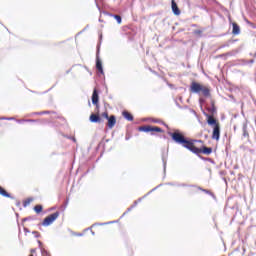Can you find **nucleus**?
Masks as SVG:
<instances>
[{"label":"nucleus","mask_w":256,"mask_h":256,"mask_svg":"<svg viewBox=\"0 0 256 256\" xmlns=\"http://www.w3.org/2000/svg\"><path fill=\"white\" fill-rule=\"evenodd\" d=\"M200 93H202V95H204V97H211V90H209V88H207L205 86H202Z\"/></svg>","instance_id":"obj_13"},{"label":"nucleus","mask_w":256,"mask_h":256,"mask_svg":"<svg viewBox=\"0 0 256 256\" xmlns=\"http://www.w3.org/2000/svg\"><path fill=\"white\" fill-rule=\"evenodd\" d=\"M217 110L215 109V105H212L211 108H209L210 113H215Z\"/></svg>","instance_id":"obj_26"},{"label":"nucleus","mask_w":256,"mask_h":256,"mask_svg":"<svg viewBox=\"0 0 256 256\" xmlns=\"http://www.w3.org/2000/svg\"><path fill=\"white\" fill-rule=\"evenodd\" d=\"M198 189H200V191H203L204 193H207L208 195H211L209 190L202 189L201 187H199Z\"/></svg>","instance_id":"obj_28"},{"label":"nucleus","mask_w":256,"mask_h":256,"mask_svg":"<svg viewBox=\"0 0 256 256\" xmlns=\"http://www.w3.org/2000/svg\"><path fill=\"white\" fill-rule=\"evenodd\" d=\"M90 122L91 123H101V116H99V114H91Z\"/></svg>","instance_id":"obj_10"},{"label":"nucleus","mask_w":256,"mask_h":256,"mask_svg":"<svg viewBox=\"0 0 256 256\" xmlns=\"http://www.w3.org/2000/svg\"><path fill=\"white\" fill-rule=\"evenodd\" d=\"M38 243H39V245H41V241H39Z\"/></svg>","instance_id":"obj_36"},{"label":"nucleus","mask_w":256,"mask_h":256,"mask_svg":"<svg viewBox=\"0 0 256 256\" xmlns=\"http://www.w3.org/2000/svg\"><path fill=\"white\" fill-rule=\"evenodd\" d=\"M102 117H104V119H108L110 116L107 112L102 113Z\"/></svg>","instance_id":"obj_27"},{"label":"nucleus","mask_w":256,"mask_h":256,"mask_svg":"<svg viewBox=\"0 0 256 256\" xmlns=\"http://www.w3.org/2000/svg\"><path fill=\"white\" fill-rule=\"evenodd\" d=\"M220 138H221V126H219V124H216L213 128L212 139H214L215 141H219Z\"/></svg>","instance_id":"obj_5"},{"label":"nucleus","mask_w":256,"mask_h":256,"mask_svg":"<svg viewBox=\"0 0 256 256\" xmlns=\"http://www.w3.org/2000/svg\"><path fill=\"white\" fill-rule=\"evenodd\" d=\"M59 211L49 215L48 217H46L43 222L42 225L43 227H49V225H53V222L57 221V219H59Z\"/></svg>","instance_id":"obj_2"},{"label":"nucleus","mask_w":256,"mask_h":256,"mask_svg":"<svg viewBox=\"0 0 256 256\" xmlns=\"http://www.w3.org/2000/svg\"><path fill=\"white\" fill-rule=\"evenodd\" d=\"M49 113H51V111H41L34 113V115H49Z\"/></svg>","instance_id":"obj_22"},{"label":"nucleus","mask_w":256,"mask_h":256,"mask_svg":"<svg viewBox=\"0 0 256 256\" xmlns=\"http://www.w3.org/2000/svg\"><path fill=\"white\" fill-rule=\"evenodd\" d=\"M33 201V198H28L24 201L23 206L27 207L28 205H31V202Z\"/></svg>","instance_id":"obj_21"},{"label":"nucleus","mask_w":256,"mask_h":256,"mask_svg":"<svg viewBox=\"0 0 256 256\" xmlns=\"http://www.w3.org/2000/svg\"><path fill=\"white\" fill-rule=\"evenodd\" d=\"M24 221H27V218H25Z\"/></svg>","instance_id":"obj_38"},{"label":"nucleus","mask_w":256,"mask_h":256,"mask_svg":"<svg viewBox=\"0 0 256 256\" xmlns=\"http://www.w3.org/2000/svg\"><path fill=\"white\" fill-rule=\"evenodd\" d=\"M92 235H95V232L92 231Z\"/></svg>","instance_id":"obj_35"},{"label":"nucleus","mask_w":256,"mask_h":256,"mask_svg":"<svg viewBox=\"0 0 256 256\" xmlns=\"http://www.w3.org/2000/svg\"><path fill=\"white\" fill-rule=\"evenodd\" d=\"M181 187H187V185H185V184H182V185H181Z\"/></svg>","instance_id":"obj_34"},{"label":"nucleus","mask_w":256,"mask_h":256,"mask_svg":"<svg viewBox=\"0 0 256 256\" xmlns=\"http://www.w3.org/2000/svg\"><path fill=\"white\" fill-rule=\"evenodd\" d=\"M154 123H159V120H153Z\"/></svg>","instance_id":"obj_33"},{"label":"nucleus","mask_w":256,"mask_h":256,"mask_svg":"<svg viewBox=\"0 0 256 256\" xmlns=\"http://www.w3.org/2000/svg\"><path fill=\"white\" fill-rule=\"evenodd\" d=\"M201 153H203L204 155H211L213 153V148L207 147V146H203L201 148Z\"/></svg>","instance_id":"obj_12"},{"label":"nucleus","mask_w":256,"mask_h":256,"mask_svg":"<svg viewBox=\"0 0 256 256\" xmlns=\"http://www.w3.org/2000/svg\"><path fill=\"white\" fill-rule=\"evenodd\" d=\"M92 103H93V105H97L99 103V92H97V89H94V91H93Z\"/></svg>","instance_id":"obj_9"},{"label":"nucleus","mask_w":256,"mask_h":256,"mask_svg":"<svg viewBox=\"0 0 256 256\" xmlns=\"http://www.w3.org/2000/svg\"><path fill=\"white\" fill-rule=\"evenodd\" d=\"M122 115H123L124 119H127V121H133V115H131V113H129L127 111H123Z\"/></svg>","instance_id":"obj_16"},{"label":"nucleus","mask_w":256,"mask_h":256,"mask_svg":"<svg viewBox=\"0 0 256 256\" xmlns=\"http://www.w3.org/2000/svg\"><path fill=\"white\" fill-rule=\"evenodd\" d=\"M172 11L174 15H181V10H179V7L177 6L175 0H172Z\"/></svg>","instance_id":"obj_11"},{"label":"nucleus","mask_w":256,"mask_h":256,"mask_svg":"<svg viewBox=\"0 0 256 256\" xmlns=\"http://www.w3.org/2000/svg\"><path fill=\"white\" fill-rule=\"evenodd\" d=\"M232 27V33L234 35H239L241 33V28L237 25V23H233Z\"/></svg>","instance_id":"obj_14"},{"label":"nucleus","mask_w":256,"mask_h":256,"mask_svg":"<svg viewBox=\"0 0 256 256\" xmlns=\"http://www.w3.org/2000/svg\"><path fill=\"white\" fill-rule=\"evenodd\" d=\"M138 131H143L144 133L149 132H156V133H163V129L157 127V126H142L139 127Z\"/></svg>","instance_id":"obj_4"},{"label":"nucleus","mask_w":256,"mask_h":256,"mask_svg":"<svg viewBox=\"0 0 256 256\" xmlns=\"http://www.w3.org/2000/svg\"><path fill=\"white\" fill-rule=\"evenodd\" d=\"M168 135L171 137L174 143H177V145H182L184 148L185 145H189L191 141V138L185 137V133L179 129L174 130V132H168Z\"/></svg>","instance_id":"obj_1"},{"label":"nucleus","mask_w":256,"mask_h":256,"mask_svg":"<svg viewBox=\"0 0 256 256\" xmlns=\"http://www.w3.org/2000/svg\"><path fill=\"white\" fill-rule=\"evenodd\" d=\"M13 117H0V121H13Z\"/></svg>","instance_id":"obj_23"},{"label":"nucleus","mask_w":256,"mask_h":256,"mask_svg":"<svg viewBox=\"0 0 256 256\" xmlns=\"http://www.w3.org/2000/svg\"><path fill=\"white\" fill-rule=\"evenodd\" d=\"M139 202H141V198L138 199V200H136V201L134 202V205H132L131 208H128V211H131V209H133V207H137V204H138Z\"/></svg>","instance_id":"obj_24"},{"label":"nucleus","mask_w":256,"mask_h":256,"mask_svg":"<svg viewBox=\"0 0 256 256\" xmlns=\"http://www.w3.org/2000/svg\"><path fill=\"white\" fill-rule=\"evenodd\" d=\"M0 195H2V197H8L11 198V194H9L5 189H3V187L0 186Z\"/></svg>","instance_id":"obj_17"},{"label":"nucleus","mask_w":256,"mask_h":256,"mask_svg":"<svg viewBox=\"0 0 256 256\" xmlns=\"http://www.w3.org/2000/svg\"><path fill=\"white\" fill-rule=\"evenodd\" d=\"M207 123H208V125H214V127H215V125H219V123H217V120L215 119V118H213V116H211V115H207Z\"/></svg>","instance_id":"obj_15"},{"label":"nucleus","mask_w":256,"mask_h":256,"mask_svg":"<svg viewBox=\"0 0 256 256\" xmlns=\"http://www.w3.org/2000/svg\"><path fill=\"white\" fill-rule=\"evenodd\" d=\"M41 253H42V256H47L49 255L47 250H45L44 248H41Z\"/></svg>","instance_id":"obj_25"},{"label":"nucleus","mask_w":256,"mask_h":256,"mask_svg":"<svg viewBox=\"0 0 256 256\" xmlns=\"http://www.w3.org/2000/svg\"><path fill=\"white\" fill-rule=\"evenodd\" d=\"M34 211H35L36 213H41V211H43V206H41V205H36V206L34 207Z\"/></svg>","instance_id":"obj_19"},{"label":"nucleus","mask_w":256,"mask_h":256,"mask_svg":"<svg viewBox=\"0 0 256 256\" xmlns=\"http://www.w3.org/2000/svg\"><path fill=\"white\" fill-rule=\"evenodd\" d=\"M198 140L192 139L190 140L188 145H185V149H188V151H191V153H194L195 155H200L201 148H197L195 146V143H197Z\"/></svg>","instance_id":"obj_3"},{"label":"nucleus","mask_w":256,"mask_h":256,"mask_svg":"<svg viewBox=\"0 0 256 256\" xmlns=\"http://www.w3.org/2000/svg\"><path fill=\"white\" fill-rule=\"evenodd\" d=\"M194 33H195V35H201V34L203 33V31H201V30H195Z\"/></svg>","instance_id":"obj_29"},{"label":"nucleus","mask_w":256,"mask_h":256,"mask_svg":"<svg viewBox=\"0 0 256 256\" xmlns=\"http://www.w3.org/2000/svg\"><path fill=\"white\" fill-rule=\"evenodd\" d=\"M107 127L109 129H113V127H115V124L117 123V118L115 117V115H111L108 119H107Z\"/></svg>","instance_id":"obj_8"},{"label":"nucleus","mask_w":256,"mask_h":256,"mask_svg":"<svg viewBox=\"0 0 256 256\" xmlns=\"http://www.w3.org/2000/svg\"><path fill=\"white\" fill-rule=\"evenodd\" d=\"M96 69L103 75V62L101 61V58H99V46L97 47L96 53Z\"/></svg>","instance_id":"obj_6"},{"label":"nucleus","mask_w":256,"mask_h":256,"mask_svg":"<svg viewBox=\"0 0 256 256\" xmlns=\"http://www.w3.org/2000/svg\"><path fill=\"white\" fill-rule=\"evenodd\" d=\"M163 163H164V169L167 167V161H165V158H163Z\"/></svg>","instance_id":"obj_30"},{"label":"nucleus","mask_w":256,"mask_h":256,"mask_svg":"<svg viewBox=\"0 0 256 256\" xmlns=\"http://www.w3.org/2000/svg\"><path fill=\"white\" fill-rule=\"evenodd\" d=\"M203 89V86L197 82H192L190 86V90L192 93H201V90Z\"/></svg>","instance_id":"obj_7"},{"label":"nucleus","mask_w":256,"mask_h":256,"mask_svg":"<svg viewBox=\"0 0 256 256\" xmlns=\"http://www.w3.org/2000/svg\"><path fill=\"white\" fill-rule=\"evenodd\" d=\"M248 63L253 64V63H255V60H254V59H251V60H249Z\"/></svg>","instance_id":"obj_32"},{"label":"nucleus","mask_w":256,"mask_h":256,"mask_svg":"<svg viewBox=\"0 0 256 256\" xmlns=\"http://www.w3.org/2000/svg\"><path fill=\"white\" fill-rule=\"evenodd\" d=\"M112 17H114V19H116L118 25H121V23H122L121 16H119V15H112Z\"/></svg>","instance_id":"obj_20"},{"label":"nucleus","mask_w":256,"mask_h":256,"mask_svg":"<svg viewBox=\"0 0 256 256\" xmlns=\"http://www.w3.org/2000/svg\"><path fill=\"white\" fill-rule=\"evenodd\" d=\"M110 223H112V222L101 223V224H98V225H109Z\"/></svg>","instance_id":"obj_31"},{"label":"nucleus","mask_w":256,"mask_h":256,"mask_svg":"<svg viewBox=\"0 0 256 256\" xmlns=\"http://www.w3.org/2000/svg\"><path fill=\"white\" fill-rule=\"evenodd\" d=\"M72 141H75V138H73Z\"/></svg>","instance_id":"obj_37"},{"label":"nucleus","mask_w":256,"mask_h":256,"mask_svg":"<svg viewBox=\"0 0 256 256\" xmlns=\"http://www.w3.org/2000/svg\"><path fill=\"white\" fill-rule=\"evenodd\" d=\"M243 137H249V132L247 131V124H243Z\"/></svg>","instance_id":"obj_18"}]
</instances>
